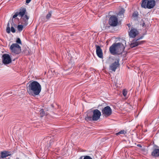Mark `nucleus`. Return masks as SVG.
<instances>
[{
    "label": "nucleus",
    "instance_id": "6ab92c4d",
    "mask_svg": "<svg viewBox=\"0 0 159 159\" xmlns=\"http://www.w3.org/2000/svg\"><path fill=\"white\" fill-rule=\"evenodd\" d=\"M23 26L22 25H19L17 26L18 30L20 31H21L23 30Z\"/></svg>",
    "mask_w": 159,
    "mask_h": 159
},
{
    "label": "nucleus",
    "instance_id": "6e6552de",
    "mask_svg": "<svg viewBox=\"0 0 159 159\" xmlns=\"http://www.w3.org/2000/svg\"><path fill=\"white\" fill-rule=\"evenodd\" d=\"M120 66L119 60H115L111 63L109 66V70L115 72Z\"/></svg>",
    "mask_w": 159,
    "mask_h": 159
},
{
    "label": "nucleus",
    "instance_id": "f257e3e1",
    "mask_svg": "<svg viewBox=\"0 0 159 159\" xmlns=\"http://www.w3.org/2000/svg\"><path fill=\"white\" fill-rule=\"evenodd\" d=\"M125 46L121 43H118L113 44L109 48L111 53L113 55L122 54L123 57L125 56L126 52H124Z\"/></svg>",
    "mask_w": 159,
    "mask_h": 159
},
{
    "label": "nucleus",
    "instance_id": "4be33fe9",
    "mask_svg": "<svg viewBox=\"0 0 159 159\" xmlns=\"http://www.w3.org/2000/svg\"><path fill=\"white\" fill-rule=\"evenodd\" d=\"M125 133H126V132H125V131L124 130H121L119 132L116 133V135H118L120 134H125Z\"/></svg>",
    "mask_w": 159,
    "mask_h": 159
},
{
    "label": "nucleus",
    "instance_id": "20e7f679",
    "mask_svg": "<svg viewBox=\"0 0 159 159\" xmlns=\"http://www.w3.org/2000/svg\"><path fill=\"white\" fill-rule=\"evenodd\" d=\"M156 2L154 0H143L141 6L145 9H150L153 8L155 5Z\"/></svg>",
    "mask_w": 159,
    "mask_h": 159
},
{
    "label": "nucleus",
    "instance_id": "c85d7f7f",
    "mask_svg": "<svg viewBox=\"0 0 159 159\" xmlns=\"http://www.w3.org/2000/svg\"><path fill=\"white\" fill-rule=\"evenodd\" d=\"M31 0H26V2L27 3H29Z\"/></svg>",
    "mask_w": 159,
    "mask_h": 159
},
{
    "label": "nucleus",
    "instance_id": "a211bd4d",
    "mask_svg": "<svg viewBox=\"0 0 159 159\" xmlns=\"http://www.w3.org/2000/svg\"><path fill=\"white\" fill-rule=\"evenodd\" d=\"M9 22L10 21H9L7 25V27L6 29V31L8 33H9L10 32V29L9 26Z\"/></svg>",
    "mask_w": 159,
    "mask_h": 159
},
{
    "label": "nucleus",
    "instance_id": "9b49d317",
    "mask_svg": "<svg viewBox=\"0 0 159 159\" xmlns=\"http://www.w3.org/2000/svg\"><path fill=\"white\" fill-rule=\"evenodd\" d=\"M139 33V31L136 29L132 28L130 30L129 32V35L130 38H134Z\"/></svg>",
    "mask_w": 159,
    "mask_h": 159
},
{
    "label": "nucleus",
    "instance_id": "dca6fc26",
    "mask_svg": "<svg viewBox=\"0 0 159 159\" xmlns=\"http://www.w3.org/2000/svg\"><path fill=\"white\" fill-rule=\"evenodd\" d=\"M125 10L124 8H122L118 14V15L121 16V18L124 17V14L125 12Z\"/></svg>",
    "mask_w": 159,
    "mask_h": 159
},
{
    "label": "nucleus",
    "instance_id": "473e14b6",
    "mask_svg": "<svg viewBox=\"0 0 159 159\" xmlns=\"http://www.w3.org/2000/svg\"><path fill=\"white\" fill-rule=\"evenodd\" d=\"M70 36H73V34H70Z\"/></svg>",
    "mask_w": 159,
    "mask_h": 159
},
{
    "label": "nucleus",
    "instance_id": "b1692460",
    "mask_svg": "<svg viewBox=\"0 0 159 159\" xmlns=\"http://www.w3.org/2000/svg\"><path fill=\"white\" fill-rule=\"evenodd\" d=\"M16 42L17 43H19L20 44H21V42L19 38H18L16 40Z\"/></svg>",
    "mask_w": 159,
    "mask_h": 159
},
{
    "label": "nucleus",
    "instance_id": "4468645a",
    "mask_svg": "<svg viewBox=\"0 0 159 159\" xmlns=\"http://www.w3.org/2000/svg\"><path fill=\"white\" fill-rule=\"evenodd\" d=\"M152 155L154 157H158L159 156V148L155 149L152 153Z\"/></svg>",
    "mask_w": 159,
    "mask_h": 159
},
{
    "label": "nucleus",
    "instance_id": "423d86ee",
    "mask_svg": "<svg viewBox=\"0 0 159 159\" xmlns=\"http://www.w3.org/2000/svg\"><path fill=\"white\" fill-rule=\"evenodd\" d=\"M10 49L12 53L16 54H19L21 51L20 47L17 43L12 44L10 46Z\"/></svg>",
    "mask_w": 159,
    "mask_h": 159
},
{
    "label": "nucleus",
    "instance_id": "bb28decb",
    "mask_svg": "<svg viewBox=\"0 0 159 159\" xmlns=\"http://www.w3.org/2000/svg\"><path fill=\"white\" fill-rule=\"evenodd\" d=\"M11 31L12 33H15L16 32L14 28L12 26L11 28Z\"/></svg>",
    "mask_w": 159,
    "mask_h": 159
},
{
    "label": "nucleus",
    "instance_id": "393cba45",
    "mask_svg": "<svg viewBox=\"0 0 159 159\" xmlns=\"http://www.w3.org/2000/svg\"><path fill=\"white\" fill-rule=\"evenodd\" d=\"M17 16H19V14L18 12L16 13L13 16V18H15Z\"/></svg>",
    "mask_w": 159,
    "mask_h": 159
},
{
    "label": "nucleus",
    "instance_id": "c756f323",
    "mask_svg": "<svg viewBox=\"0 0 159 159\" xmlns=\"http://www.w3.org/2000/svg\"><path fill=\"white\" fill-rule=\"evenodd\" d=\"M142 25L143 27H144L145 26V23H144V22H143V23L142 24Z\"/></svg>",
    "mask_w": 159,
    "mask_h": 159
},
{
    "label": "nucleus",
    "instance_id": "f03ea898",
    "mask_svg": "<svg viewBox=\"0 0 159 159\" xmlns=\"http://www.w3.org/2000/svg\"><path fill=\"white\" fill-rule=\"evenodd\" d=\"M27 90L30 95L35 97L38 95L41 92V87L38 82L34 81L29 84L27 88Z\"/></svg>",
    "mask_w": 159,
    "mask_h": 159
},
{
    "label": "nucleus",
    "instance_id": "9d476101",
    "mask_svg": "<svg viewBox=\"0 0 159 159\" xmlns=\"http://www.w3.org/2000/svg\"><path fill=\"white\" fill-rule=\"evenodd\" d=\"M142 39V37L140 38L139 39L133 40L130 44V47L131 48H133L142 44L143 42V41H139V39Z\"/></svg>",
    "mask_w": 159,
    "mask_h": 159
},
{
    "label": "nucleus",
    "instance_id": "72a5a7b5",
    "mask_svg": "<svg viewBox=\"0 0 159 159\" xmlns=\"http://www.w3.org/2000/svg\"><path fill=\"white\" fill-rule=\"evenodd\" d=\"M7 159H10V158H8Z\"/></svg>",
    "mask_w": 159,
    "mask_h": 159
},
{
    "label": "nucleus",
    "instance_id": "a878e982",
    "mask_svg": "<svg viewBox=\"0 0 159 159\" xmlns=\"http://www.w3.org/2000/svg\"><path fill=\"white\" fill-rule=\"evenodd\" d=\"M84 159H92V158L89 156H86L84 157Z\"/></svg>",
    "mask_w": 159,
    "mask_h": 159
},
{
    "label": "nucleus",
    "instance_id": "412c9836",
    "mask_svg": "<svg viewBox=\"0 0 159 159\" xmlns=\"http://www.w3.org/2000/svg\"><path fill=\"white\" fill-rule=\"evenodd\" d=\"M52 12L51 11L49 12L48 14H47L46 16V18L47 19H49L51 17L52 15Z\"/></svg>",
    "mask_w": 159,
    "mask_h": 159
},
{
    "label": "nucleus",
    "instance_id": "f3484780",
    "mask_svg": "<svg viewBox=\"0 0 159 159\" xmlns=\"http://www.w3.org/2000/svg\"><path fill=\"white\" fill-rule=\"evenodd\" d=\"M2 63L5 65H7L11 63L12 60H2Z\"/></svg>",
    "mask_w": 159,
    "mask_h": 159
},
{
    "label": "nucleus",
    "instance_id": "ddd939ff",
    "mask_svg": "<svg viewBox=\"0 0 159 159\" xmlns=\"http://www.w3.org/2000/svg\"><path fill=\"white\" fill-rule=\"evenodd\" d=\"M1 156H0V158H3L10 156L11 155L10 152L8 151H2L1 152Z\"/></svg>",
    "mask_w": 159,
    "mask_h": 159
},
{
    "label": "nucleus",
    "instance_id": "39448f33",
    "mask_svg": "<svg viewBox=\"0 0 159 159\" xmlns=\"http://www.w3.org/2000/svg\"><path fill=\"white\" fill-rule=\"evenodd\" d=\"M18 12L19 17L22 18L25 23V25H26L28 24V21L29 19V17L27 15L25 14L26 13V10L25 8L21 7Z\"/></svg>",
    "mask_w": 159,
    "mask_h": 159
},
{
    "label": "nucleus",
    "instance_id": "7c9ffc66",
    "mask_svg": "<svg viewBox=\"0 0 159 159\" xmlns=\"http://www.w3.org/2000/svg\"><path fill=\"white\" fill-rule=\"evenodd\" d=\"M127 25L129 27L130 25V24H127Z\"/></svg>",
    "mask_w": 159,
    "mask_h": 159
},
{
    "label": "nucleus",
    "instance_id": "cd10ccee",
    "mask_svg": "<svg viewBox=\"0 0 159 159\" xmlns=\"http://www.w3.org/2000/svg\"><path fill=\"white\" fill-rule=\"evenodd\" d=\"M138 16V14L137 12H134L133 13V16L134 17H137Z\"/></svg>",
    "mask_w": 159,
    "mask_h": 159
},
{
    "label": "nucleus",
    "instance_id": "5701e85b",
    "mask_svg": "<svg viewBox=\"0 0 159 159\" xmlns=\"http://www.w3.org/2000/svg\"><path fill=\"white\" fill-rule=\"evenodd\" d=\"M127 93V90L125 89L123 91V94L124 97H126Z\"/></svg>",
    "mask_w": 159,
    "mask_h": 159
},
{
    "label": "nucleus",
    "instance_id": "2f4dec72",
    "mask_svg": "<svg viewBox=\"0 0 159 159\" xmlns=\"http://www.w3.org/2000/svg\"><path fill=\"white\" fill-rule=\"evenodd\" d=\"M83 156H81V157H80V159H82V158L83 157Z\"/></svg>",
    "mask_w": 159,
    "mask_h": 159
},
{
    "label": "nucleus",
    "instance_id": "aec40b11",
    "mask_svg": "<svg viewBox=\"0 0 159 159\" xmlns=\"http://www.w3.org/2000/svg\"><path fill=\"white\" fill-rule=\"evenodd\" d=\"M45 115V113L43 109H41L40 111V116L41 117H43Z\"/></svg>",
    "mask_w": 159,
    "mask_h": 159
},
{
    "label": "nucleus",
    "instance_id": "1a4fd4ad",
    "mask_svg": "<svg viewBox=\"0 0 159 159\" xmlns=\"http://www.w3.org/2000/svg\"><path fill=\"white\" fill-rule=\"evenodd\" d=\"M102 112L103 116L107 117L111 114L112 111L110 107L107 106L103 109Z\"/></svg>",
    "mask_w": 159,
    "mask_h": 159
},
{
    "label": "nucleus",
    "instance_id": "7ed1b4c3",
    "mask_svg": "<svg viewBox=\"0 0 159 159\" xmlns=\"http://www.w3.org/2000/svg\"><path fill=\"white\" fill-rule=\"evenodd\" d=\"M101 116V112L97 109L89 111L85 113V119L87 121H97Z\"/></svg>",
    "mask_w": 159,
    "mask_h": 159
},
{
    "label": "nucleus",
    "instance_id": "0eeeda50",
    "mask_svg": "<svg viewBox=\"0 0 159 159\" xmlns=\"http://www.w3.org/2000/svg\"><path fill=\"white\" fill-rule=\"evenodd\" d=\"M109 23L111 26H116L118 24V18L115 16H111L109 20Z\"/></svg>",
    "mask_w": 159,
    "mask_h": 159
},
{
    "label": "nucleus",
    "instance_id": "2eb2a0df",
    "mask_svg": "<svg viewBox=\"0 0 159 159\" xmlns=\"http://www.w3.org/2000/svg\"><path fill=\"white\" fill-rule=\"evenodd\" d=\"M2 60H11L10 56L8 54H4L2 56Z\"/></svg>",
    "mask_w": 159,
    "mask_h": 159
},
{
    "label": "nucleus",
    "instance_id": "f8f14e48",
    "mask_svg": "<svg viewBox=\"0 0 159 159\" xmlns=\"http://www.w3.org/2000/svg\"><path fill=\"white\" fill-rule=\"evenodd\" d=\"M95 46L96 47V52L97 56L101 58H102L103 53L102 49L98 45H96Z\"/></svg>",
    "mask_w": 159,
    "mask_h": 159
}]
</instances>
